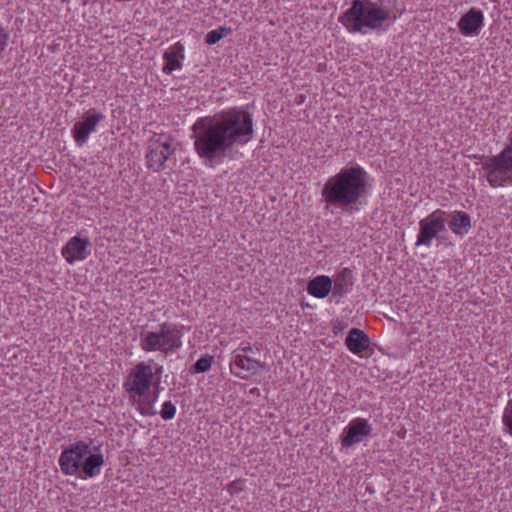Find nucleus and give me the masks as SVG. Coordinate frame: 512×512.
<instances>
[{"mask_svg": "<svg viewBox=\"0 0 512 512\" xmlns=\"http://www.w3.org/2000/svg\"><path fill=\"white\" fill-rule=\"evenodd\" d=\"M449 227L454 234L463 236L471 229V218L464 211H455L449 220Z\"/></svg>", "mask_w": 512, "mask_h": 512, "instance_id": "aec40b11", "label": "nucleus"}, {"mask_svg": "<svg viewBox=\"0 0 512 512\" xmlns=\"http://www.w3.org/2000/svg\"><path fill=\"white\" fill-rule=\"evenodd\" d=\"M368 173L359 164L343 167L330 176L321 189V196L327 207L348 210L365 197Z\"/></svg>", "mask_w": 512, "mask_h": 512, "instance_id": "f03ea898", "label": "nucleus"}, {"mask_svg": "<svg viewBox=\"0 0 512 512\" xmlns=\"http://www.w3.org/2000/svg\"><path fill=\"white\" fill-rule=\"evenodd\" d=\"M176 414V407L175 405L170 402L166 401L162 405V409L160 411V415L164 420H171L174 418Z\"/></svg>", "mask_w": 512, "mask_h": 512, "instance_id": "b1692460", "label": "nucleus"}, {"mask_svg": "<svg viewBox=\"0 0 512 512\" xmlns=\"http://www.w3.org/2000/svg\"><path fill=\"white\" fill-rule=\"evenodd\" d=\"M9 33L8 31L0 26V54L3 53L8 45Z\"/></svg>", "mask_w": 512, "mask_h": 512, "instance_id": "393cba45", "label": "nucleus"}, {"mask_svg": "<svg viewBox=\"0 0 512 512\" xmlns=\"http://www.w3.org/2000/svg\"><path fill=\"white\" fill-rule=\"evenodd\" d=\"M212 363H213V356L206 355L204 357H201L200 359H198L195 362V364L193 366V370L195 373L206 372L211 368Z\"/></svg>", "mask_w": 512, "mask_h": 512, "instance_id": "5701e85b", "label": "nucleus"}, {"mask_svg": "<svg viewBox=\"0 0 512 512\" xmlns=\"http://www.w3.org/2000/svg\"><path fill=\"white\" fill-rule=\"evenodd\" d=\"M61 254L71 265L84 261L90 255V242L87 238L74 236L62 248Z\"/></svg>", "mask_w": 512, "mask_h": 512, "instance_id": "ddd939ff", "label": "nucleus"}, {"mask_svg": "<svg viewBox=\"0 0 512 512\" xmlns=\"http://www.w3.org/2000/svg\"><path fill=\"white\" fill-rule=\"evenodd\" d=\"M372 432V426L369 420L362 417L352 419L343 429L340 440L344 448H350L355 444L362 442Z\"/></svg>", "mask_w": 512, "mask_h": 512, "instance_id": "f8f14e48", "label": "nucleus"}, {"mask_svg": "<svg viewBox=\"0 0 512 512\" xmlns=\"http://www.w3.org/2000/svg\"><path fill=\"white\" fill-rule=\"evenodd\" d=\"M345 344L351 353L361 355L369 347V338L362 330L353 328L349 331Z\"/></svg>", "mask_w": 512, "mask_h": 512, "instance_id": "a211bd4d", "label": "nucleus"}, {"mask_svg": "<svg viewBox=\"0 0 512 512\" xmlns=\"http://www.w3.org/2000/svg\"><path fill=\"white\" fill-rule=\"evenodd\" d=\"M254 352L249 343H241L232 353L230 370L240 379H248L264 368V363L250 356Z\"/></svg>", "mask_w": 512, "mask_h": 512, "instance_id": "0eeeda50", "label": "nucleus"}, {"mask_svg": "<svg viewBox=\"0 0 512 512\" xmlns=\"http://www.w3.org/2000/svg\"><path fill=\"white\" fill-rule=\"evenodd\" d=\"M172 138L165 134H154L149 142L146 152V164L149 169L158 172L164 168L165 162L174 153Z\"/></svg>", "mask_w": 512, "mask_h": 512, "instance_id": "6e6552de", "label": "nucleus"}, {"mask_svg": "<svg viewBox=\"0 0 512 512\" xmlns=\"http://www.w3.org/2000/svg\"><path fill=\"white\" fill-rule=\"evenodd\" d=\"M183 326L168 321L145 327L140 332V347L144 352L170 356L182 347Z\"/></svg>", "mask_w": 512, "mask_h": 512, "instance_id": "39448f33", "label": "nucleus"}, {"mask_svg": "<svg viewBox=\"0 0 512 512\" xmlns=\"http://www.w3.org/2000/svg\"><path fill=\"white\" fill-rule=\"evenodd\" d=\"M502 423L506 432L512 437V400L508 401L503 410Z\"/></svg>", "mask_w": 512, "mask_h": 512, "instance_id": "4be33fe9", "label": "nucleus"}, {"mask_svg": "<svg viewBox=\"0 0 512 512\" xmlns=\"http://www.w3.org/2000/svg\"><path fill=\"white\" fill-rule=\"evenodd\" d=\"M232 33V28L226 26H220L217 29L211 30L206 34L205 41L209 45L216 44L222 38L230 35Z\"/></svg>", "mask_w": 512, "mask_h": 512, "instance_id": "412c9836", "label": "nucleus"}, {"mask_svg": "<svg viewBox=\"0 0 512 512\" xmlns=\"http://www.w3.org/2000/svg\"><path fill=\"white\" fill-rule=\"evenodd\" d=\"M481 166L492 187L512 185V131L509 133L503 149L496 155L485 157Z\"/></svg>", "mask_w": 512, "mask_h": 512, "instance_id": "423d86ee", "label": "nucleus"}, {"mask_svg": "<svg viewBox=\"0 0 512 512\" xmlns=\"http://www.w3.org/2000/svg\"><path fill=\"white\" fill-rule=\"evenodd\" d=\"M106 119L103 112L91 108L86 111L83 117L75 122L71 134L77 146L81 147L87 143L91 134L95 133L98 126Z\"/></svg>", "mask_w": 512, "mask_h": 512, "instance_id": "9d476101", "label": "nucleus"}, {"mask_svg": "<svg viewBox=\"0 0 512 512\" xmlns=\"http://www.w3.org/2000/svg\"><path fill=\"white\" fill-rule=\"evenodd\" d=\"M162 367L151 362H139L128 372L123 384L132 404L143 416L156 414L154 404L158 393L152 391V386L158 385Z\"/></svg>", "mask_w": 512, "mask_h": 512, "instance_id": "20e7f679", "label": "nucleus"}, {"mask_svg": "<svg viewBox=\"0 0 512 512\" xmlns=\"http://www.w3.org/2000/svg\"><path fill=\"white\" fill-rule=\"evenodd\" d=\"M397 19L383 1L353 0L338 21L351 34L367 35L386 31Z\"/></svg>", "mask_w": 512, "mask_h": 512, "instance_id": "7ed1b4c3", "label": "nucleus"}, {"mask_svg": "<svg viewBox=\"0 0 512 512\" xmlns=\"http://www.w3.org/2000/svg\"><path fill=\"white\" fill-rule=\"evenodd\" d=\"M104 463L105 461L102 453L90 452L88 456L85 457L80 471L83 472L85 479L95 478L101 473Z\"/></svg>", "mask_w": 512, "mask_h": 512, "instance_id": "6ab92c4d", "label": "nucleus"}, {"mask_svg": "<svg viewBox=\"0 0 512 512\" xmlns=\"http://www.w3.org/2000/svg\"><path fill=\"white\" fill-rule=\"evenodd\" d=\"M445 222L446 212L440 209L433 211L430 215L423 218L419 223L420 229L417 235L416 245L430 247L433 239L445 231Z\"/></svg>", "mask_w": 512, "mask_h": 512, "instance_id": "9b49d317", "label": "nucleus"}, {"mask_svg": "<svg viewBox=\"0 0 512 512\" xmlns=\"http://www.w3.org/2000/svg\"><path fill=\"white\" fill-rule=\"evenodd\" d=\"M241 489H242V482L241 481H233L228 486V491L231 494H234V493L238 492Z\"/></svg>", "mask_w": 512, "mask_h": 512, "instance_id": "a878e982", "label": "nucleus"}, {"mask_svg": "<svg viewBox=\"0 0 512 512\" xmlns=\"http://www.w3.org/2000/svg\"><path fill=\"white\" fill-rule=\"evenodd\" d=\"M354 282L353 271L349 268H343L332 279V297L337 300L342 299L352 291Z\"/></svg>", "mask_w": 512, "mask_h": 512, "instance_id": "2eb2a0df", "label": "nucleus"}, {"mask_svg": "<svg viewBox=\"0 0 512 512\" xmlns=\"http://www.w3.org/2000/svg\"><path fill=\"white\" fill-rule=\"evenodd\" d=\"M253 127V117L243 107L200 117L192 126L194 149L206 166L214 167L223 162L228 151L251 141Z\"/></svg>", "mask_w": 512, "mask_h": 512, "instance_id": "f257e3e1", "label": "nucleus"}, {"mask_svg": "<svg viewBox=\"0 0 512 512\" xmlns=\"http://www.w3.org/2000/svg\"><path fill=\"white\" fill-rule=\"evenodd\" d=\"M91 452V442L76 441L65 448L59 456V467L66 476L80 473L85 457Z\"/></svg>", "mask_w": 512, "mask_h": 512, "instance_id": "1a4fd4ad", "label": "nucleus"}, {"mask_svg": "<svg viewBox=\"0 0 512 512\" xmlns=\"http://www.w3.org/2000/svg\"><path fill=\"white\" fill-rule=\"evenodd\" d=\"M184 57V46L180 42L170 46L163 55L165 61L163 73L170 75L173 71L180 70Z\"/></svg>", "mask_w": 512, "mask_h": 512, "instance_id": "dca6fc26", "label": "nucleus"}, {"mask_svg": "<svg viewBox=\"0 0 512 512\" xmlns=\"http://www.w3.org/2000/svg\"><path fill=\"white\" fill-rule=\"evenodd\" d=\"M332 291V279L327 275H318L313 277L307 283V292L309 295L323 299Z\"/></svg>", "mask_w": 512, "mask_h": 512, "instance_id": "f3484780", "label": "nucleus"}, {"mask_svg": "<svg viewBox=\"0 0 512 512\" xmlns=\"http://www.w3.org/2000/svg\"><path fill=\"white\" fill-rule=\"evenodd\" d=\"M484 19L483 11L471 8L461 16L457 26L463 36L477 35L484 26Z\"/></svg>", "mask_w": 512, "mask_h": 512, "instance_id": "4468645a", "label": "nucleus"}]
</instances>
